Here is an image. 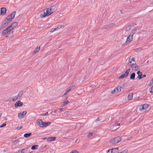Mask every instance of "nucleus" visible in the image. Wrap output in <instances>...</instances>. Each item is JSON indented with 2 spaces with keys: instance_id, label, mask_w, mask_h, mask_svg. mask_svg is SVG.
Masks as SVG:
<instances>
[{
  "instance_id": "obj_49",
  "label": "nucleus",
  "mask_w": 153,
  "mask_h": 153,
  "mask_svg": "<svg viewBox=\"0 0 153 153\" xmlns=\"http://www.w3.org/2000/svg\"><path fill=\"white\" fill-rule=\"evenodd\" d=\"M146 76V75H143L141 76V77H142V78L144 77H145Z\"/></svg>"
},
{
  "instance_id": "obj_29",
  "label": "nucleus",
  "mask_w": 153,
  "mask_h": 153,
  "mask_svg": "<svg viewBox=\"0 0 153 153\" xmlns=\"http://www.w3.org/2000/svg\"><path fill=\"white\" fill-rule=\"evenodd\" d=\"M46 13L45 12L44 10V13H41V16L42 18H44L46 16H48V15H46Z\"/></svg>"
},
{
  "instance_id": "obj_10",
  "label": "nucleus",
  "mask_w": 153,
  "mask_h": 153,
  "mask_svg": "<svg viewBox=\"0 0 153 153\" xmlns=\"http://www.w3.org/2000/svg\"><path fill=\"white\" fill-rule=\"evenodd\" d=\"M9 23V21H7L5 19L3 21L1 25L2 26H3V27H6L8 24V23Z\"/></svg>"
},
{
  "instance_id": "obj_1",
  "label": "nucleus",
  "mask_w": 153,
  "mask_h": 153,
  "mask_svg": "<svg viewBox=\"0 0 153 153\" xmlns=\"http://www.w3.org/2000/svg\"><path fill=\"white\" fill-rule=\"evenodd\" d=\"M121 140V138L120 137H117L114 138L111 140L110 143L113 144L118 143Z\"/></svg>"
},
{
  "instance_id": "obj_12",
  "label": "nucleus",
  "mask_w": 153,
  "mask_h": 153,
  "mask_svg": "<svg viewBox=\"0 0 153 153\" xmlns=\"http://www.w3.org/2000/svg\"><path fill=\"white\" fill-rule=\"evenodd\" d=\"M37 124L41 127H42V126H43V122L41 119H39L36 121Z\"/></svg>"
},
{
  "instance_id": "obj_43",
  "label": "nucleus",
  "mask_w": 153,
  "mask_h": 153,
  "mask_svg": "<svg viewBox=\"0 0 153 153\" xmlns=\"http://www.w3.org/2000/svg\"><path fill=\"white\" fill-rule=\"evenodd\" d=\"M69 91H69V90H67L66 91H65V93H64V94H63V96H65V95H66L67 94V93L68 92H69Z\"/></svg>"
},
{
  "instance_id": "obj_24",
  "label": "nucleus",
  "mask_w": 153,
  "mask_h": 153,
  "mask_svg": "<svg viewBox=\"0 0 153 153\" xmlns=\"http://www.w3.org/2000/svg\"><path fill=\"white\" fill-rule=\"evenodd\" d=\"M75 88L76 86L75 85H71L69 87L68 90L70 91L73 90Z\"/></svg>"
},
{
  "instance_id": "obj_52",
  "label": "nucleus",
  "mask_w": 153,
  "mask_h": 153,
  "mask_svg": "<svg viewBox=\"0 0 153 153\" xmlns=\"http://www.w3.org/2000/svg\"><path fill=\"white\" fill-rule=\"evenodd\" d=\"M96 120L97 121H99L100 120L99 118V117L97 118V119Z\"/></svg>"
},
{
  "instance_id": "obj_2",
  "label": "nucleus",
  "mask_w": 153,
  "mask_h": 153,
  "mask_svg": "<svg viewBox=\"0 0 153 153\" xmlns=\"http://www.w3.org/2000/svg\"><path fill=\"white\" fill-rule=\"evenodd\" d=\"M130 69H127V70H126L125 72L124 71L123 73V74L119 77V78L121 79L126 77L128 75L129 72H130Z\"/></svg>"
},
{
  "instance_id": "obj_53",
  "label": "nucleus",
  "mask_w": 153,
  "mask_h": 153,
  "mask_svg": "<svg viewBox=\"0 0 153 153\" xmlns=\"http://www.w3.org/2000/svg\"><path fill=\"white\" fill-rule=\"evenodd\" d=\"M120 123H117V124L115 125V126L117 125V126H119L120 125Z\"/></svg>"
},
{
  "instance_id": "obj_41",
  "label": "nucleus",
  "mask_w": 153,
  "mask_h": 153,
  "mask_svg": "<svg viewBox=\"0 0 153 153\" xmlns=\"http://www.w3.org/2000/svg\"><path fill=\"white\" fill-rule=\"evenodd\" d=\"M6 123H3V124H2V125H1L0 126V128L3 127L4 126H6Z\"/></svg>"
},
{
  "instance_id": "obj_38",
  "label": "nucleus",
  "mask_w": 153,
  "mask_h": 153,
  "mask_svg": "<svg viewBox=\"0 0 153 153\" xmlns=\"http://www.w3.org/2000/svg\"><path fill=\"white\" fill-rule=\"evenodd\" d=\"M149 91L151 93L153 92V85L149 88Z\"/></svg>"
},
{
  "instance_id": "obj_35",
  "label": "nucleus",
  "mask_w": 153,
  "mask_h": 153,
  "mask_svg": "<svg viewBox=\"0 0 153 153\" xmlns=\"http://www.w3.org/2000/svg\"><path fill=\"white\" fill-rule=\"evenodd\" d=\"M131 26L130 25H128L126 28V31H129L131 29Z\"/></svg>"
},
{
  "instance_id": "obj_9",
  "label": "nucleus",
  "mask_w": 153,
  "mask_h": 153,
  "mask_svg": "<svg viewBox=\"0 0 153 153\" xmlns=\"http://www.w3.org/2000/svg\"><path fill=\"white\" fill-rule=\"evenodd\" d=\"M135 64V63H133L132 64H131L130 65L131 67L132 68H134V70L136 71L140 70V67L138 66H134V64Z\"/></svg>"
},
{
  "instance_id": "obj_28",
  "label": "nucleus",
  "mask_w": 153,
  "mask_h": 153,
  "mask_svg": "<svg viewBox=\"0 0 153 153\" xmlns=\"http://www.w3.org/2000/svg\"><path fill=\"white\" fill-rule=\"evenodd\" d=\"M16 13V11H13L12 13H11L10 15H9L11 17V18L12 19L14 18L15 17V16Z\"/></svg>"
},
{
  "instance_id": "obj_57",
  "label": "nucleus",
  "mask_w": 153,
  "mask_h": 153,
  "mask_svg": "<svg viewBox=\"0 0 153 153\" xmlns=\"http://www.w3.org/2000/svg\"><path fill=\"white\" fill-rule=\"evenodd\" d=\"M151 80H153V78Z\"/></svg>"
},
{
  "instance_id": "obj_59",
  "label": "nucleus",
  "mask_w": 153,
  "mask_h": 153,
  "mask_svg": "<svg viewBox=\"0 0 153 153\" xmlns=\"http://www.w3.org/2000/svg\"><path fill=\"white\" fill-rule=\"evenodd\" d=\"M56 110H55L54 112H56Z\"/></svg>"
},
{
  "instance_id": "obj_27",
  "label": "nucleus",
  "mask_w": 153,
  "mask_h": 153,
  "mask_svg": "<svg viewBox=\"0 0 153 153\" xmlns=\"http://www.w3.org/2000/svg\"><path fill=\"white\" fill-rule=\"evenodd\" d=\"M38 145H35L31 147V149L32 150L37 149H38Z\"/></svg>"
},
{
  "instance_id": "obj_19",
  "label": "nucleus",
  "mask_w": 153,
  "mask_h": 153,
  "mask_svg": "<svg viewBox=\"0 0 153 153\" xmlns=\"http://www.w3.org/2000/svg\"><path fill=\"white\" fill-rule=\"evenodd\" d=\"M40 47H38L37 48H36L34 51V52H33V55H34L35 54L37 53L38 52L39 50H40Z\"/></svg>"
},
{
  "instance_id": "obj_58",
  "label": "nucleus",
  "mask_w": 153,
  "mask_h": 153,
  "mask_svg": "<svg viewBox=\"0 0 153 153\" xmlns=\"http://www.w3.org/2000/svg\"><path fill=\"white\" fill-rule=\"evenodd\" d=\"M120 90H121V89H120Z\"/></svg>"
},
{
  "instance_id": "obj_44",
  "label": "nucleus",
  "mask_w": 153,
  "mask_h": 153,
  "mask_svg": "<svg viewBox=\"0 0 153 153\" xmlns=\"http://www.w3.org/2000/svg\"><path fill=\"white\" fill-rule=\"evenodd\" d=\"M71 153H77L78 152L75 150H73L71 151Z\"/></svg>"
},
{
  "instance_id": "obj_31",
  "label": "nucleus",
  "mask_w": 153,
  "mask_h": 153,
  "mask_svg": "<svg viewBox=\"0 0 153 153\" xmlns=\"http://www.w3.org/2000/svg\"><path fill=\"white\" fill-rule=\"evenodd\" d=\"M116 149L118 150V147H117L116 148H114V149H109L108 151L107 152H110V150H111V152L112 153L113 152L114 150H115Z\"/></svg>"
},
{
  "instance_id": "obj_47",
  "label": "nucleus",
  "mask_w": 153,
  "mask_h": 153,
  "mask_svg": "<svg viewBox=\"0 0 153 153\" xmlns=\"http://www.w3.org/2000/svg\"><path fill=\"white\" fill-rule=\"evenodd\" d=\"M4 27H3V26H2V25L1 24V25L0 26V30H1Z\"/></svg>"
},
{
  "instance_id": "obj_25",
  "label": "nucleus",
  "mask_w": 153,
  "mask_h": 153,
  "mask_svg": "<svg viewBox=\"0 0 153 153\" xmlns=\"http://www.w3.org/2000/svg\"><path fill=\"white\" fill-rule=\"evenodd\" d=\"M5 19L7 20V21H9V23L12 21V19L11 17L9 15Z\"/></svg>"
},
{
  "instance_id": "obj_30",
  "label": "nucleus",
  "mask_w": 153,
  "mask_h": 153,
  "mask_svg": "<svg viewBox=\"0 0 153 153\" xmlns=\"http://www.w3.org/2000/svg\"><path fill=\"white\" fill-rule=\"evenodd\" d=\"M23 94V91H21L19 92L18 95L17 96L18 97L20 98L22 95Z\"/></svg>"
},
{
  "instance_id": "obj_39",
  "label": "nucleus",
  "mask_w": 153,
  "mask_h": 153,
  "mask_svg": "<svg viewBox=\"0 0 153 153\" xmlns=\"http://www.w3.org/2000/svg\"><path fill=\"white\" fill-rule=\"evenodd\" d=\"M48 112H46L45 113L42 114H41L40 115H41V116H45L47 115H48Z\"/></svg>"
},
{
  "instance_id": "obj_55",
  "label": "nucleus",
  "mask_w": 153,
  "mask_h": 153,
  "mask_svg": "<svg viewBox=\"0 0 153 153\" xmlns=\"http://www.w3.org/2000/svg\"><path fill=\"white\" fill-rule=\"evenodd\" d=\"M43 139H47V138H43Z\"/></svg>"
},
{
  "instance_id": "obj_42",
  "label": "nucleus",
  "mask_w": 153,
  "mask_h": 153,
  "mask_svg": "<svg viewBox=\"0 0 153 153\" xmlns=\"http://www.w3.org/2000/svg\"><path fill=\"white\" fill-rule=\"evenodd\" d=\"M93 135V133L92 132H91L89 133L88 134V137H90L91 136Z\"/></svg>"
},
{
  "instance_id": "obj_15",
  "label": "nucleus",
  "mask_w": 153,
  "mask_h": 153,
  "mask_svg": "<svg viewBox=\"0 0 153 153\" xmlns=\"http://www.w3.org/2000/svg\"><path fill=\"white\" fill-rule=\"evenodd\" d=\"M51 123L50 122H43V126H42V127H45L50 125Z\"/></svg>"
},
{
  "instance_id": "obj_18",
  "label": "nucleus",
  "mask_w": 153,
  "mask_h": 153,
  "mask_svg": "<svg viewBox=\"0 0 153 153\" xmlns=\"http://www.w3.org/2000/svg\"><path fill=\"white\" fill-rule=\"evenodd\" d=\"M137 73L138 74V77L139 79L142 78V77H141V76L142 75V72H140V71H139L137 72Z\"/></svg>"
},
{
  "instance_id": "obj_20",
  "label": "nucleus",
  "mask_w": 153,
  "mask_h": 153,
  "mask_svg": "<svg viewBox=\"0 0 153 153\" xmlns=\"http://www.w3.org/2000/svg\"><path fill=\"white\" fill-rule=\"evenodd\" d=\"M137 31V29L134 28L131 31V32L130 33V34L133 36V35L135 34Z\"/></svg>"
},
{
  "instance_id": "obj_14",
  "label": "nucleus",
  "mask_w": 153,
  "mask_h": 153,
  "mask_svg": "<svg viewBox=\"0 0 153 153\" xmlns=\"http://www.w3.org/2000/svg\"><path fill=\"white\" fill-rule=\"evenodd\" d=\"M8 28H6L1 33V36H4L6 34H7L9 32V31H8Z\"/></svg>"
},
{
  "instance_id": "obj_48",
  "label": "nucleus",
  "mask_w": 153,
  "mask_h": 153,
  "mask_svg": "<svg viewBox=\"0 0 153 153\" xmlns=\"http://www.w3.org/2000/svg\"><path fill=\"white\" fill-rule=\"evenodd\" d=\"M4 27H3V26H2V25L1 24V25L0 26V30H1Z\"/></svg>"
},
{
  "instance_id": "obj_21",
  "label": "nucleus",
  "mask_w": 153,
  "mask_h": 153,
  "mask_svg": "<svg viewBox=\"0 0 153 153\" xmlns=\"http://www.w3.org/2000/svg\"><path fill=\"white\" fill-rule=\"evenodd\" d=\"M18 97L17 96H15L14 97H10V98L9 99V100H12V101H15L16 100H18Z\"/></svg>"
},
{
  "instance_id": "obj_56",
  "label": "nucleus",
  "mask_w": 153,
  "mask_h": 153,
  "mask_svg": "<svg viewBox=\"0 0 153 153\" xmlns=\"http://www.w3.org/2000/svg\"><path fill=\"white\" fill-rule=\"evenodd\" d=\"M88 59V60H90L91 59L90 58H89Z\"/></svg>"
},
{
  "instance_id": "obj_51",
  "label": "nucleus",
  "mask_w": 153,
  "mask_h": 153,
  "mask_svg": "<svg viewBox=\"0 0 153 153\" xmlns=\"http://www.w3.org/2000/svg\"><path fill=\"white\" fill-rule=\"evenodd\" d=\"M69 102L67 100L66 101L65 103L67 104Z\"/></svg>"
},
{
  "instance_id": "obj_60",
  "label": "nucleus",
  "mask_w": 153,
  "mask_h": 153,
  "mask_svg": "<svg viewBox=\"0 0 153 153\" xmlns=\"http://www.w3.org/2000/svg\"><path fill=\"white\" fill-rule=\"evenodd\" d=\"M4 151H6V150H5H5H4Z\"/></svg>"
},
{
  "instance_id": "obj_6",
  "label": "nucleus",
  "mask_w": 153,
  "mask_h": 153,
  "mask_svg": "<svg viewBox=\"0 0 153 153\" xmlns=\"http://www.w3.org/2000/svg\"><path fill=\"white\" fill-rule=\"evenodd\" d=\"M7 28H8V31L9 32V33L10 34V36H13V31H11L13 30L14 28L10 25Z\"/></svg>"
},
{
  "instance_id": "obj_3",
  "label": "nucleus",
  "mask_w": 153,
  "mask_h": 153,
  "mask_svg": "<svg viewBox=\"0 0 153 153\" xmlns=\"http://www.w3.org/2000/svg\"><path fill=\"white\" fill-rule=\"evenodd\" d=\"M149 106V105L147 104L141 105L140 107V111L144 110H146L148 108Z\"/></svg>"
},
{
  "instance_id": "obj_61",
  "label": "nucleus",
  "mask_w": 153,
  "mask_h": 153,
  "mask_svg": "<svg viewBox=\"0 0 153 153\" xmlns=\"http://www.w3.org/2000/svg\"><path fill=\"white\" fill-rule=\"evenodd\" d=\"M20 153H21V152H20Z\"/></svg>"
},
{
  "instance_id": "obj_62",
  "label": "nucleus",
  "mask_w": 153,
  "mask_h": 153,
  "mask_svg": "<svg viewBox=\"0 0 153 153\" xmlns=\"http://www.w3.org/2000/svg\"><path fill=\"white\" fill-rule=\"evenodd\" d=\"M30 153H31V152H30Z\"/></svg>"
},
{
  "instance_id": "obj_7",
  "label": "nucleus",
  "mask_w": 153,
  "mask_h": 153,
  "mask_svg": "<svg viewBox=\"0 0 153 153\" xmlns=\"http://www.w3.org/2000/svg\"><path fill=\"white\" fill-rule=\"evenodd\" d=\"M23 105V103L22 102H21L20 100H18L14 104V106L16 108L18 106L21 107Z\"/></svg>"
},
{
  "instance_id": "obj_54",
  "label": "nucleus",
  "mask_w": 153,
  "mask_h": 153,
  "mask_svg": "<svg viewBox=\"0 0 153 153\" xmlns=\"http://www.w3.org/2000/svg\"><path fill=\"white\" fill-rule=\"evenodd\" d=\"M2 115V113H0V117H1Z\"/></svg>"
},
{
  "instance_id": "obj_40",
  "label": "nucleus",
  "mask_w": 153,
  "mask_h": 153,
  "mask_svg": "<svg viewBox=\"0 0 153 153\" xmlns=\"http://www.w3.org/2000/svg\"><path fill=\"white\" fill-rule=\"evenodd\" d=\"M22 128V126H20L17 127L16 128V129L18 130H20L21 128Z\"/></svg>"
},
{
  "instance_id": "obj_37",
  "label": "nucleus",
  "mask_w": 153,
  "mask_h": 153,
  "mask_svg": "<svg viewBox=\"0 0 153 153\" xmlns=\"http://www.w3.org/2000/svg\"><path fill=\"white\" fill-rule=\"evenodd\" d=\"M58 28V27H57V28H52L51 29L50 32H53L54 31L56 30Z\"/></svg>"
},
{
  "instance_id": "obj_13",
  "label": "nucleus",
  "mask_w": 153,
  "mask_h": 153,
  "mask_svg": "<svg viewBox=\"0 0 153 153\" xmlns=\"http://www.w3.org/2000/svg\"><path fill=\"white\" fill-rule=\"evenodd\" d=\"M120 88V87H116L114 89L111 91V93L112 94L117 93L119 91V89Z\"/></svg>"
},
{
  "instance_id": "obj_26",
  "label": "nucleus",
  "mask_w": 153,
  "mask_h": 153,
  "mask_svg": "<svg viewBox=\"0 0 153 153\" xmlns=\"http://www.w3.org/2000/svg\"><path fill=\"white\" fill-rule=\"evenodd\" d=\"M32 134L31 133H25L24 134V137H25L27 138L30 136Z\"/></svg>"
},
{
  "instance_id": "obj_33",
  "label": "nucleus",
  "mask_w": 153,
  "mask_h": 153,
  "mask_svg": "<svg viewBox=\"0 0 153 153\" xmlns=\"http://www.w3.org/2000/svg\"><path fill=\"white\" fill-rule=\"evenodd\" d=\"M17 23L16 22H14L11 24V26H13L14 28H15L17 25Z\"/></svg>"
},
{
  "instance_id": "obj_46",
  "label": "nucleus",
  "mask_w": 153,
  "mask_h": 153,
  "mask_svg": "<svg viewBox=\"0 0 153 153\" xmlns=\"http://www.w3.org/2000/svg\"><path fill=\"white\" fill-rule=\"evenodd\" d=\"M152 84H153V80H151L150 81V82L149 84V86H151Z\"/></svg>"
},
{
  "instance_id": "obj_4",
  "label": "nucleus",
  "mask_w": 153,
  "mask_h": 153,
  "mask_svg": "<svg viewBox=\"0 0 153 153\" xmlns=\"http://www.w3.org/2000/svg\"><path fill=\"white\" fill-rule=\"evenodd\" d=\"M27 113L26 111H24L18 114V117L19 119H21L24 117Z\"/></svg>"
},
{
  "instance_id": "obj_8",
  "label": "nucleus",
  "mask_w": 153,
  "mask_h": 153,
  "mask_svg": "<svg viewBox=\"0 0 153 153\" xmlns=\"http://www.w3.org/2000/svg\"><path fill=\"white\" fill-rule=\"evenodd\" d=\"M133 39V36L130 34L127 37L126 42L129 43L131 42Z\"/></svg>"
},
{
  "instance_id": "obj_34",
  "label": "nucleus",
  "mask_w": 153,
  "mask_h": 153,
  "mask_svg": "<svg viewBox=\"0 0 153 153\" xmlns=\"http://www.w3.org/2000/svg\"><path fill=\"white\" fill-rule=\"evenodd\" d=\"M132 61H133L134 62H135L134 58V57H132V58L130 59V58H129V62L130 63H131Z\"/></svg>"
},
{
  "instance_id": "obj_16",
  "label": "nucleus",
  "mask_w": 153,
  "mask_h": 153,
  "mask_svg": "<svg viewBox=\"0 0 153 153\" xmlns=\"http://www.w3.org/2000/svg\"><path fill=\"white\" fill-rule=\"evenodd\" d=\"M56 139L55 137H50L47 138L48 141H54Z\"/></svg>"
},
{
  "instance_id": "obj_22",
  "label": "nucleus",
  "mask_w": 153,
  "mask_h": 153,
  "mask_svg": "<svg viewBox=\"0 0 153 153\" xmlns=\"http://www.w3.org/2000/svg\"><path fill=\"white\" fill-rule=\"evenodd\" d=\"M135 73L133 72L130 75V78L131 79L134 80L135 79Z\"/></svg>"
},
{
  "instance_id": "obj_23",
  "label": "nucleus",
  "mask_w": 153,
  "mask_h": 153,
  "mask_svg": "<svg viewBox=\"0 0 153 153\" xmlns=\"http://www.w3.org/2000/svg\"><path fill=\"white\" fill-rule=\"evenodd\" d=\"M133 97V94L131 93L128 94V97L127 99L128 100H131L132 99Z\"/></svg>"
},
{
  "instance_id": "obj_17",
  "label": "nucleus",
  "mask_w": 153,
  "mask_h": 153,
  "mask_svg": "<svg viewBox=\"0 0 153 153\" xmlns=\"http://www.w3.org/2000/svg\"><path fill=\"white\" fill-rule=\"evenodd\" d=\"M28 148H25L23 149L22 150H19L18 151L19 153H20V152H21V153H24L26 152L27 151Z\"/></svg>"
},
{
  "instance_id": "obj_50",
  "label": "nucleus",
  "mask_w": 153,
  "mask_h": 153,
  "mask_svg": "<svg viewBox=\"0 0 153 153\" xmlns=\"http://www.w3.org/2000/svg\"><path fill=\"white\" fill-rule=\"evenodd\" d=\"M63 110V108H61L60 109H59V111H62Z\"/></svg>"
},
{
  "instance_id": "obj_5",
  "label": "nucleus",
  "mask_w": 153,
  "mask_h": 153,
  "mask_svg": "<svg viewBox=\"0 0 153 153\" xmlns=\"http://www.w3.org/2000/svg\"><path fill=\"white\" fill-rule=\"evenodd\" d=\"M52 9H53L51 8H50L49 9L48 8L45 9L44 10L46 13V15L48 16L51 14L53 13Z\"/></svg>"
},
{
  "instance_id": "obj_45",
  "label": "nucleus",
  "mask_w": 153,
  "mask_h": 153,
  "mask_svg": "<svg viewBox=\"0 0 153 153\" xmlns=\"http://www.w3.org/2000/svg\"><path fill=\"white\" fill-rule=\"evenodd\" d=\"M66 101H65L63 102V103L61 104V106L63 107L65 106L67 104L65 103Z\"/></svg>"
},
{
  "instance_id": "obj_36",
  "label": "nucleus",
  "mask_w": 153,
  "mask_h": 153,
  "mask_svg": "<svg viewBox=\"0 0 153 153\" xmlns=\"http://www.w3.org/2000/svg\"><path fill=\"white\" fill-rule=\"evenodd\" d=\"M128 152V150L126 149L124 150H123L121 152H118L117 153H126Z\"/></svg>"
},
{
  "instance_id": "obj_11",
  "label": "nucleus",
  "mask_w": 153,
  "mask_h": 153,
  "mask_svg": "<svg viewBox=\"0 0 153 153\" xmlns=\"http://www.w3.org/2000/svg\"><path fill=\"white\" fill-rule=\"evenodd\" d=\"M7 10L5 7H2L1 9L0 15H4L6 14Z\"/></svg>"
},
{
  "instance_id": "obj_32",
  "label": "nucleus",
  "mask_w": 153,
  "mask_h": 153,
  "mask_svg": "<svg viewBox=\"0 0 153 153\" xmlns=\"http://www.w3.org/2000/svg\"><path fill=\"white\" fill-rule=\"evenodd\" d=\"M114 25V24H110V25H108L107 26V27H103V28L104 29H106V28H110L111 27L113 26Z\"/></svg>"
}]
</instances>
